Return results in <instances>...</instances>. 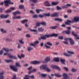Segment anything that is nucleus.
Segmentation results:
<instances>
[{
    "label": "nucleus",
    "instance_id": "1",
    "mask_svg": "<svg viewBox=\"0 0 79 79\" xmlns=\"http://www.w3.org/2000/svg\"><path fill=\"white\" fill-rule=\"evenodd\" d=\"M72 21L71 20H68L67 22H65V23L67 25H70V23H76L79 21V17L76 16L74 18V20L72 19Z\"/></svg>",
    "mask_w": 79,
    "mask_h": 79
},
{
    "label": "nucleus",
    "instance_id": "2",
    "mask_svg": "<svg viewBox=\"0 0 79 79\" xmlns=\"http://www.w3.org/2000/svg\"><path fill=\"white\" fill-rule=\"evenodd\" d=\"M67 52L69 54H68L66 52H64L63 53V55L67 56H72V54H74V52L69 51H67Z\"/></svg>",
    "mask_w": 79,
    "mask_h": 79
},
{
    "label": "nucleus",
    "instance_id": "3",
    "mask_svg": "<svg viewBox=\"0 0 79 79\" xmlns=\"http://www.w3.org/2000/svg\"><path fill=\"white\" fill-rule=\"evenodd\" d=\"M10 67L11 69H12L14 71L17 72L18 69L15 65H10Z\"/></svg>",
    "mask_w": 79,
    "mask_h": 79
},
{
    "label": "nucleus",
    "instance_id": "4",
    "mask_svg": "<svg viewBox=\"0 0 79 79\" xmlns=\"http://www.w3.org/2000/svg\"><path fill=\"white\" fill-rule=\"evenodd\" d=\"M69 40L70 43V44L71 45H73V44H74V41L72 39V38H69L68 39V38H65L64 39V40Z\"/></svg>",
    "mask_w": 79,
    "mask_h": 79
},
{
    "label": "nucleus",
    "instance_id": "5",
    "mask_svg": "<svg viewBox=\"0 0 79 79\" xmlns=\"http://www.w3.org/2000/svg\"><path fill=\"white\" fill-rule=\"evenodd\" d=\"M51 68H53L54 69H58L60 71V68L58 66H56V65H52L50 66Z\"/></svg>",
    "mask_w": 79,
    "mask_h": 79
},
{
    "label": "nucleus",
    "instance_id": "6",
    "mask_svg": "<svg viewBox=\"0 0 79 79\" xmlns=\"http://www.w3.org/2000/svg\"><path fill=\"white\" fill-rule=\"evenodd\" d=\"M25 76L26 77H24V79H30L28 78H27V77H30L31 78L34 79L35 78V77L33 75H32L31 76H29L28 75H25Z\"/></svg>",
    "mask_w": 79,
    "mask_h": 79
},
{
    "label": "nucleus",
    "instance_id": "7",
    "mask_svg": "<svg viewBox=\"0 0 79 79\" xmlns=\"http://www.w3.org/2000/svg\"><path fill=\"white\" fill-rule=\"evenodd\" d=\"M41 63V62L40 61H31V64H38Z\"/></svg>",
    "mask_w": 79,
    "mask_h": 79
},
{
    "label": "nucleus",
    "instance_id": "8",
    "mask_svg": "<svg viewBox=\"0 0 79 79\" xmlns=\"http://www.w3.org/2000/svg\"><path fill=\"white\" fill-rule=\"evenodd\" d=\"M9 16V15H5L4 14H2L1 15L0 17L1 18H7Z\"/></svg>",
    "mask_w": 79,
    "mask_h": 79
},
{
    "label": "nucleus",
    "instance_id": "9",
    "mask_svg": "<svg viewBox=\"0 0 79 79\" xmlns=\"http://www.w3.org/2000/svg\"><path fill=\"white\" fill-rule=\"evenodd\" d=\"M47 66V65H41L40 67V69H43V70H45Z\"/></svg>",
    "mask_w": 79,
    "mask_h": 79
},
{
    "label": "nucleus",
    "instance_id": "10",
    "mask_svg": "<svg viewBox=\"0 0 79 79\" xmlns=\"http://www.w3.org/2000/svg\"><path fill=\"white\" fill-rule=\"evenodd\" d=\"M58 16V13L56 12L52 14L51 15V16L52 17H57Z\"/></svg>",
    "mask_w": 79,
    "mask_h": 79
},
{
    "label": "nucleus",
    "instance_id": "11",
    "mask_svg": "<svg viewBox=\"0 0 79 79\" xmlns=\"http://www.w3.org/2000/svg\"><path fill=\"white\" fill-rule=\"evenodd\" d=\"M10 2L11 1L10 0H7L5 1L4 2L5 3H9V4H12V5H13V4H14V3Z\"/></svg>",
    "mask_w": 79,
    "mask_h": 79
},
{
    "label": "nucleus",
    "instance_id": "12",
    "mask_svg": "<svg viewBox=\"0 0 79 79\" xmlns=\"http://www.w3.org/2000/svg\"><path fill=\"white\" fill-rule=\"evenodd\" d=\"M4 74V72H2L0 73V79H3L4 78V77L3 76Z\"/></svg>",
    "mask_w": 79,
    "mask_h": 79
},
{
    "label": "nucleus",
    "instance_id": "13",
    "mask_svg": "<svg viewBox=\"0 0 79 79\" xmlns=\"http://www.w3.org/2000/svg\"><path fill=\"white\" fill-rule=\"evenodd\" d=\"M63 77L64 78H62V79H67L68 77V75L65 73H64L63 74Z\"/></svg>",
    "mask_w": 79,
    "mask_h": 79
},
{
    "label": "nucleus",
    "instance_id": "14",
    "mask_svg": "<svg viewBox=\"0 0 79 79\" xmlns=\"http://www.w3.org/2000/svg\"><path fill=\"white\" fill-rule=\"evenodd\" d=\"M39 43V42L38 41H36L35 42V43H31L30 44V45L32 46H33L35 47V46L36 44H38Z\"/></svg>",
    "mask_w": 79,
    "mask_h": 79
},
{
    "label": "nucleus",
    "instance_id": "15",
    "mask_svg": "<svg viewBox=\"0 0 79 79\" xmlns=\"http://www.w3.org/2000/svg\"><path fill=\"white\" fill-rule=\"evenodd\" d=\"M21 14V13L19 11H17L15 12H13L12 13V14H13V15H17V14Z\"/></svg>",
    "mask_w": 79,
    "mask_h": 79
},
{
    "label": "nucleus",
    "instance_id": "16",
    "mask_svg": "<svg viewBox=\"0 0 79 79\" xmlns=\"http://www.w3.org/2000/svg\"><path fill=\"white\" fill-rule=\"evenodd\" d=\"M44 63H47L48 61L50 60V58L49 57H47L46 59H44Z\"/></svg>",
    "mask_w": 79,
    "mask_h": 79
},
{
    "label": "nucleus",
    "instance_id": "17",
    "mask_svg": "<svg viewBox=\"0 0 79 79\" xmlns=\"http://www.w3.org/2000/svg\"><path fill=\"white\" fill-rule=\"evenodd\" d=\"M60 62H61V63L63 64H65V60H63L62 58H60Z\"/></svg>",
    "mask_w": 79,
    "mask_h": 79
},
{
    "label": "nucleus",
    "instance_id": "18",
    "mask_svg": "<svg viewBox=\"0 0 79 79\" xmlns=\"http://www.w3.org/2000/svg\"><path fill=\"white\" fill-rule=\"evenodd\" d=\"M65 32L67 34H69L70 33V30H68L67 31H62L63 33H64Z\"/></svg>",
    "mask_w": 79,
    "mask_h": 79
},
{
    "label": "nucleus",
    "instance_id": "19",
    "mask_svg": "<svg viewBox=\"0 0 79 79\" xmlns=\"http://www.w3.org/2000/svg\"><path fill=\"white\" fill-rule=\"evenodd\" d=\"M45 5L46 6H49L50 5H49V3L48 1H46L45 2Z\"/></svg>",
    "mask_w": 79,
    "mask_h": 79
},
{
    "label": "nucleus",
    "instance_id": "20",
    "mask_svg": "<svg viewBox=\"0 0 79 79\" xmlns=\"http://www.w3.org/2000/svg\"><path fill=\"white\" fill-rule=\"evenodd\" d=\"M15 65L16 66H17L19 67H21L22 66V65H20L19 63L18 62H17L16 63Z\"/></svg>",
    "mask_w": 79,
    "mask_h": 79
},
{
    "label": "nucleus",
    "instance_id": "21",
    "mask_svg": "<svg viewBox=\"0 0 79 79\" xmlns=\"http://www.w3.org/2000/svg\"><path fill=\"white\" fill-rule=\"evenodd\" d=\"M38 30L39 32H43L44 31V29L42 28V27L39 28Z\"/></svg>",
    "mask_w": 79,
    "mask_h": 79
},
{
    "label": "nucleus",
    "instance_id": "22",
    "mask_svg": "<svg viewBox=\"0 0 79 79\" xmlns=\"http://www.w3.org/2000/svg\"><path fill=\"white\" fill-rule=\"evenodd\" d=\"M54 20L55 21H59L60 22H61L63 21L62 19H61L59 18L55 19Z\"/></svg>",
    "mask_w": 79,
    "mask_h": 79
},
{
    "label": "nucleus",
    "instance_id": "23",
    "mask_svg": "<svg viewBox=\"0 0 79 79\" xmlns=\"http://www.w3.org/2000/svg\"><path fill=\"white\" fill-rule=\"evenodd\" d=\"M18 57H19V58L21 59L22 58V57H24L25 55L24 54H22L21 56H20L19 54H18Z\"/></svg>",
    "mask_w": 79,
    "mask_h": 79
},
{
    "label": "nucleus",
    "instance_id": "24",
    "mask_svg": "<svg viewBox=\"0 0 79 79\" xmlns=\"http://www.w3.org/2000/svg\"><path fill=\"white\" fill-rule=\"evenodd\" d=\"M44 70L47 71L48 72H50L51 71L50 69L48 68L47 66H46Z\"/></svg>",
    "mask_w": 79,
    "mask_h": 79
},
{
    "label": "nucleus",
    "instance_id": "25",
    "mask_svg": "<svg viewBox=\"0 0 79 79\" xmlns=\"http://www.w3.org/2000/svg\"><path fill=\"white\" fill-rule=\"evenodd\" d=\"M54 61L56 62H58L59 61V59L58 58H54L53 60Z\"/></svg>",
    "mask_w": 79,
    "mask_h": 79
},
{
    "label": "nucleus",
    "instance_id": "26",
    "mask_svg": "<svg viewBox=\"0 0 79 79\" xmlns=\"http://www.w3.org/2000/svg\"><path fill=\"white\" fill-rule=\"evenodd\" d=\"M52 3V5H58V2H53Z\"/></svg>",
    "mask_w": 79,
    "mask_h": 79
},
{
    "label": "nucleus",
    "instance_id": "27",
    "mask_svg": "<svg viewBox=\"0 0 79 79\" xmlns=\"http://www.w3.org/2000/svg\"><path fill=\"white\" fill-rule=\"evenodd\" d=\"M19 9H23L24 8V6L23 5H21L19 6Z\"/></svg>",
    "mask_w": 79,
    "mask_h": 79
},
{
    "label": "nucleus",
    "instance_id": "28",
    "mask_svg": "<svg viewBox=\"0 0 79 79\" xmlns=\"http://www.w3.org/2000/svg\"><path fill=\"white\" fill-rule=\"evenodd\" d=\"M4 60L7 63H10L13 62L12 60Z\"/></svg>",
    "mask_w": 79,
    "mask_h": 79
},
{
    "label": "nucleus",
    "instance_id": "29",
    "mask_svg": "<svg viewBox=\"0 0 79 79\" xmlns=\"http://www.w3.org/2000/svg\"><path fill=\"white\" fill-rule=\"evenodd\" d=\"M58 35L57 34L53 33V34H51V36L52 37H53V36L57 37Z\"/></svg>",
    "mask_w": 79,
    "mask_h": 79
},
{
    "label": "nucleus",
    "instance_id": "30",
    "mask_svg": "<svg viewBox=\"0 0 79 79\" xmlns=\"http://www.w3.org/2000/svg\"><path fill=\"white\" fill-rule=\"evenodd\" d=\"M58 27H59V26H53L52 27H50V28L55 29H56V28Z\"/></svg>",
    "mask_w": 79,
    "mask_h": 79
},
{
    "label": "nucleus",
    "instance_id": "31",
    "mask_svg": "<svg viewBox=\"0 0 79 79\" xmlns=\"http://www.w3.org/2000/svg\"><path fill=\"white\" fill-rule=\"evenodd\" d=\"M1 31L4 33H6V31L4 30V29L2 28L0 29Z\"/></svg>",
    "mask_w": 79,
    "mask_h": 79
},
{
    "label": "nucleus",
    "instance_id": "32",
    "mask_svg": "<svg viewBox=\"0 0 79 79\" xmlns=\"http://www.w3.org/2000/svg\"><path fill=\"white\" fill-rule=\"evenodd\" d=\"M56 8L58 10H62V8L59 6H56Z\"/></svg>",
    "mask_w": 79,
    "mask_h": 79
},
{
    "label": "nucleus",
    "instance_id": "33",
    "mask_svg": "<svg viewBox=\"0 0 79 79\" xmlns=\"http://www.w3.org/2000/svg\"><path fill=\"white\" fill-rule=\"evenodd\" d=\"M33 49V48L31 47H29L28 48H27V49L28 50L29 52L31 51V50H32Z\"/></svg>",
    "mask_w": 79,
    "mask_h": 79
},
{
    "label": "nucleus",
    "instance_id": "34",
    "mask_svg": "<svg viewBox=\"0 0 79 79\" xmlns=\"http://www.w3.org/2000/svg\"><path fill=\"white\" fill-rule=\"evenodd\" d=\"M62 9H65L66 8H67V7L66 6V5H64V6H61Z\"/></svg>",
    "mask_w": 79,
    "mask_h": 79
},
{
    "label": "nucleus",
    "instance_id": "35",
    "mask_svg": "<svg viewBox=\"0 0 79 79\" xmlns=\"http://www.w3.org/2000/svg\"><path fill=\"white\" fill-rule=\"evenodd\" d=\"M41 38L43 40H45L46 39V37L45 36V35H44L43 36H41Z\"/></svg>",
    "mask_w": 79,
    "mask_h": 79
},
{
    "label": "nucleus",
    "instance_id": "36",
    "mask_svg": "<svg viewBox=\"0 0 79 79\" xmlns=\"http://www.w3.org/2000/svg\"><path fill=\"white\" fill-rule=\"evenodd\" d=\"M44 15L46 16H50V13H46L44 14Z\"/></svg>",
    "mask_w": 79,
    "mask_h": 79
},
{
    "label": "nucleus",
    "instance_id": "37",
    "mask_svg": "<svg viewBox=\"0 0 79 79\" xmlns=\"http://www.w3.org/2000/svg\"><path fill=\"white\" fill-rule=\"evenodd\" d=\"M10 10H16V8L14 7H11L10 8Z\"/></svg>",
    "mask_w": 79,
    "mask_h": 79
},
{
    "label": "nucleus",
    "instance_id": "38",
    "mask_svg": "<svg viewBox=\"0 0 79 79\" xmlns=\"http://www.w3.org/2000/svg\"><path fill=\"white\" fill-rule=\"evenodd\" d=\"M32 32H37V30H36V29L35 30H32L31 29H29Z\"/></svg>",
    "mask_w": 79,
    "mask_h": 79
},
{
    "label": "nucleus",
    "instance_id": "39",
    "mask_svg": "<svg viewBox=\"0 0 79 79\" xmlns=\"http://www.w3.org/2000/svg\"><path fill=\"white\" fill-rule=\"evenodd\" d=\"M45 36H46V37L48 38L52 36V35L50 34V35H45Z\"/></svg>",
    "mask_w": 79,
    "mask_h": 79
},
{
    "label": "nucleus",
    "instance_id": "40",
    "mask_svg": "<svg viewBox=\"0 0 79 79\" xmlns=\"http://www.w3.org/2000/svg\"><path fill=\"white\" fill-rule=\"evenodd\" d=\"M3 49L6 52H9V50L7 48H3Z\"/></svg>",
    "mask_w": 79,
    "mask_h": 79
},
{
    "label": "nucleus",
    "instance_id": "41",
    "mask_svg": "<svg viewBox=\"0 0 79 79\" xmlns=\"http://www.w3.org/2000/svg\"><path fill=\"white\" fill-rule=\"evenodd\" d=\"M41 23H39V22H38L37 23H36V26L37 27H40V25Z\"/></svg>",
    "mask_w": 79,
    "mask_h": 79
},
{
    "label": "nucleus",
    "instance_id": "42",
    "mask_svg": "<svg viewBox=\"0 0 79 79\" xmlns=\"http://www.w3.org/2000/svg\"><path fill=\"white\" fill-rule=\"evenodd\" d=\"M28 21L27 20V19H25L23 21H22V23H26Z\"/></svg>",
    "mask_w": 79,
    "mask_h": 79
},
{
    "label": "nucleus",
    "instance_id": "43",
    "mask_svg": "<svg viewBox=\"0 0 79 79\" xmlns=\"http://www.w3.org/2000/svg\"><path fill=\"white\" fill-rule=\"evenodd\" d=\"M75 12V10H68L67 12L68 13H71L73 12Z\"/></svg>",
    "mask_w": 79,
    "mask_h": 79
},
{
    "label": "nucleus",
    "instance_id": "44",
    "mask_svg": "<svg viewBox=\"0 0 79 79\" xmlns=\"http://www.w3.org/2000/svg\"><path fill=\"white\" fill-rule=\"evenodd\" d=\"M55 76L57 77H61L62 75H59V74H55Z\"/></svg>",
    "mask_w": 79,
    "mask_h": 79
},
{
    "label": "nucleus",
    "instance_id": "45",
    "mask_svg": "<svg viewBox=\"0 0 79 79\" xmlns=\"http://www.w3.org/2000/svg\"><path fill=\"white\" fill-rule=\"evenodd\" d=\"M42 25H43L44 26H45L46 24V22H42L41 23H40Z\"/></svg>",
    "mask_w": 79,
    "mask_h": 79
},
{
    "label": "nucleus",
    "instance_id": "46",
    "mask_svg": "<svg viewBox=\"0 0 79 79\" xmlns=\"http://www.w3.org/2000/svg\"><path fill=\"white\" fill-rule=\"evenodd\" d=\"M47 44L48 45H50V46H52V44L50 42H47Z\"/></svg>",
    "mask_w": 79,
    "mask_h": 79
},
{
    "label": "nucleus",
    "instance_id": "47",
    "mask_svg": "<svg viewBox=\"0 0 79 79\" xmlns=\"http://www.w3.org/2000/svg\"><path fill=\"white\" fill-rule=\"evenodd\" d=\"M38 17V15H35L32 16V17L34 18H37Z\"/></svg>",
    "mask_w": 79,
    "mask_h": 79
},
{
    "label": "nucleus",
    "instance_id": "48",
    "mask_svg": "<svg viewBox=\"0 0 79 79\" xmlns=\"http://www.w3.org/2000/svg\"><path fill=\"white\" fill-rule=\"evenodd\" d=\"M30 1H31L33 3H36L37 2V0H30Z\"/></svg>",
    "mask_w": 79,
    "mask_h": 79
},
{
    "label": "nucleus",
    "instance_id": "49",
    "mask_svg": "<svg viewBox=\"0 0 79 79\" xmlns=\"http://www.w3.org/2000/svg\"><path fill=\"white\" fill-rule=\"evenodd\" d=\"M72 34L74 36H75L76 37H77V36H78L77 34H75L74 33V31H72Z\"/></svg>",
    "mask_w": 79,
    "mask_h": 79
},
{
    "label": "nucleus",
    "instance_id": "50",
    "mask_svg": "<svg viewBox=\"0 0 79 79\" xmlns=\"http://www.w3.org/2000/svg\"><path fill=\"white\" fill-rule=\"evenodd\" d=\"M11 11V10H7L5 11V12L6 13H10Z\"/></svg>",
    "mask_w": 79,
    "mask_h": 79
},
{
    "label": "nucleus",
    "instance_id": "51",
    "mask_svg": "<svg viewBox=\"0 0 79 79\" xmlns=\"http://www.w3.org/2000/svg\"><path fill=\"white\" fill-rule=\"evenodd\" d=\"M4 55V56L8 55V56L9 55H11V53H5Z\"/></svg>",
    "mask_w": 79,
    "mask_h": 79
},
{
    "label": "nucleus",
    "instance_id": "52",
    "mask_svg": "<svg viewBox=\"0 0 79 79\" xmlns=\"http://www.w3.org/2000/svg\"><path fill=\"white\" fill-rule=\"evenodd\" d=\"M44 46L46 47L47 48H50V46L47 45V44L46 43L45 44Z\"/></svg>",
    "mask_w": 79,
    "mask_h": 79
},
{
    "label": "nucleus",
    "instance_id": "53",
    "mask_svg": "<svg viewBox=\"0 0 79 79\" xmlns=\"http://www.w3.org/2000/svg\"><path fill=\"white\" fill-rule=\"evenodd\" d=\"M8 56L10 58L13 59V55H11V54H9Z\"/></svg>",
    "mask_w": 79,
    "mask_h": 79
},
{
    "label": "nucleus",
    "instance_id": "54",
    "mask_svg": "<svg viewBox=\"0 0 79 79\" xmlns=\"http://www.w3.org/2000/svg\"><path fill=\"white\" fill-rule=\"evenodd\" d=\"M19 42L22 44H24V42L22 40H19Z\"/></svg>",
    "mask_w": 79,
    "mask_h": 79
},
{
    "label": "nucleus",
    "instance_id": "55",
    "mask_svg": "<svg viewBox=\"0 0 79 79\" xmlns=\"http://www.w3.org/2000/svg\"><path fill=\"white\" fill-rule=\"evenodd\" d=\"M7 79H8L7 78ZM12 79H16V75L15 74H14L13 78H12Z\"/></svg>",
    "mask_w": 79,
    "mask_h": 79
},
{
    "label": "nucleus",
    "instance_id": "56",
    "mask_svg": "<svg viewBox=\"0 0 79 79\" xmlns=\"http://www.w3.org/2000/svg\"><path fill=\"white\" fill-rule=\"evenodd\" d=\"M66 5L67 8H68L69 7V6H71V4H67Z\"/></svg>",
    "mask_w": 79,
    "mask_h": 79
},
{
    "label": "nucleus",
    "instance_id": "57",
    "mask_svg": "<svg viewBox=\"0 0 79 79\" xmlns=\"http://www.w3.org/2000/svg\"><path fill=\"white\" fill-rule=\"evenodd\" d=\"M17 44L18 45V46L17 47V48H20L21 47V46L20 45V44L19 43H18Z\"/></svg>",
    "mask_w": 79,
    "mask_h": 79
},
{
    "label": "nucleus",
    "instance_id": "58",
    "mask_svg": "<svg viewBox=\"0 0 79 79\" xmlns=\"http://www.w3.org/2000/svg\"><path fill=\"white\" fill-rule=\"evenodd\" d=\"M44 15H42L41 14H40V15H39V17L41 18H42L44 17Z\"/></svg>",
    "mask_w": 79,
    "mask_h": 79
},
{
    "label": "nucleus",
    "instance_id": "59",
    "mask_svg": "<svg viewBox=\"0 0 79 79\" xmlns=\"http://www.w3.org/2000/svg\"><path fill=\"white\" fill-rule=\"evenodd\" d=\"M41 76L44 77H45L47 75V74H41Z\"/></svg>",
    "mask_w": 79,
    "mask_h": 79
},
{
    "label": "nucleus",
    "instance_id": "60",
    "mask_svg": "<svg viewBox=\"0 0 79 79\" xmlns=\"http://www.w3.org/2000/svg\"><path fill=\"white\" fill-rule=\"evenodd\" d=\"M77 71V69L74 68H73L72 69V71L73 72H75Z\"/></svg>",
    "mask_w": 79,
    "mask_h": 79
},
{
    "label": "nucleus",
    "instance_id": "61",
    "mask_svg": "<svg viewBox=\"0 0 79 79\" xmlns=\"http://www.w3.org/2000/svg\"><path fill=\"white\" fill-rule=\"evenodd\" d=\"M58 38L59 39L62 40H63V36H59Z\"/></svg>",
    "mask_w": 79,
    "mask_h": 79
},
{
    "label": "nucleus",
    "instance_id": "62",
    "mask_svg": "<svg viewBox=\"0 0 79 79\" xmlns=\"http://www.w3.org/2000/svg\"><path fill=\"white\" fill-rule=\"evenodd\" d=\"M6 41H10L11 40L10 39H8V38H6Z\"/></svg>",
    "mask_w": 79,
    "mask_h": 79
},
{
    "label": "nucleus",
    "instance_id": "63",
    "mask_svg": "<svg viewBox=\"0 0 79 79\" xmlns=\"http://www.w3.org/2000/svg\"><path fill=\"white\" fill-rule=\"evenodd\" d=\"M6 23H11V22L10 20H6Z\"/></svg>",
    "mask_w": 79,
    "mask_h": 79
},
{
    "label": "nucleus",
    "instance_id": "64",
    "mask_svg": "<svg viewBox=\"0 0 79 79\" xmlns=\"http://www.w3.org/2000/svg\"><path fill=\"white\" fill-rule=\"evenodd\" d=\"M42 11V10H36V12L38 14L40 13V11Z\"/></svg>",
    "mask_w": 79,
    "mask_h": 79
}]
</instances>
